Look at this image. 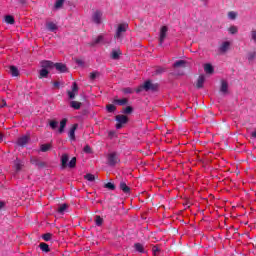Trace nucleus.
Wrapping results in <instances>:
<instances>
[{"label":"nucleus","mask_w":256,"mask_h":256,"mask_svg":"<svg viewBox=\"0 0 256 256\" xmlns=\"http://www.w3.org/2000/svg\"><path fill=\"white\" fill-rule=\"evenodd\" d=\"M61 165H62V169H65L67 167H69L70 169H75V167L77 166V158L73 157L69 161V154H63L61 156Z\"/></svg>","instance_id":"1"},{"label":"nucleus","mask_w":256,"mask_h":256,"mask_svg":"<svg viewBox=\"0 0 256 256\" xmlns=\"http://www.w3.org/2000/svg\"><path fill=\"white\" fill-rule=\"evenodd\" d=\"M120 162H121V159H119V154H117V152H112L108 154L107 165H109V167H115V165H117V163H120Z\"/></svg>","instance_id":"2"},{"label":"nucleus","mask_w":256,"mask_h":256,"mask_svg":"<svg viewBox=\"0 0 256 256\" xmlns=\"http://www.w3.org/2000/svg\"><path fill=\"white\" fill-rule=\"evenodd\" d=\"M115 119L117 122L116 129H123V126L129 123V117H127L126 115H117Z\"/></svg>","instance_id":"3"},{"label":"nucleus","mask_w":256,"mask_h":256,"mask_svg":"<svg viewBox=\"0 0 256 256\" xmlns=\"http://www.w3.org/2000/svg\"><path fill=\"white\" fill-rule=\"evenodd\" d=\"M105 42V35L100 34L97 37H92V41L88 43L89 47H97L100 43Z\"/></svg>","instance_id":"4"},{"label":"nucleus","mask_w":256,"mask_h":256,"mask_svg":"<svg viewBox=\"0 0 256 256\" xmlns=\"http://www.w3.org/2000/svg\"><path fill=\"white\" fill-rule=\"evenodd\" d=\"M159 89V84L153 83L151 80L144 82V91H157Z\"/></svg>","instance_id":"5"},{"label":"nucleus","mask_w":256,"mask_h":256,"mask_svg":"<svg viewBox=\"0 0 256 256\" xmlns=\"http://www.w3.org/2000/svg\"><path fill=\"white\" fill-rule=\"evenodd\" d=\"M30 163L31 165H34V167H37V169H45V167H47V164L37 157L30 158Z\"/></svg>","instance_id":"6"},{"label":"nucleus","mask_w":256,"mask_h":256,"mask_svg":"<svg viewBox=\"0 0 256 256\" xmlns=\"http://www.w3.org/2000/svg\"><path fill=\"white\" fill-rule=\"evenodd\" d=\"M40 67L42 69H46V71H51L55 69V63H53L51 60H42L40 62Z\"/></svg>","instance_id":"7"},{"label":"nucleus","mask_w":256,"mask_h":256,"mask_svg":"<svg viewBox=\"0 0 256 256\" xmlns=\"http://www.w3.org/2000/svg\"><path fill=\"white\" fill-rule=\"evenodd\" d=\"M128 27H129V25H127V24H119L116 34L114 36L115 39H121V34L125 33L127 31Z\"/></svg>","instance_id":"8"},{"label":"nucleus","mask_w":256,"mask_h":256,"mask_svg":"<svg viewBox=\"0 0 256 256\" xmlns=\"http://www.w3.org/2000/svg\"><path fill=\"white\" fill-rule=\"evenodd\" d=\"M167 31H169V29L167 28V26H163L160 30V38H159V46L162 47L163 43L165 41V38L167 37Z\"/></svg>","instance_id":"9"},{"label":"nucleus","mask_w":256,"mask_h":256,"mask_svg":"<svg viewBox=\"0 0 256 256\" xmlns=\"http://www.w3.org/2000/svg\"><path fill=\"white\" fill-rule=\"evenodd\" d=\"M25 162L23 160L16 158L13 162V169H15L16 173H19L21 169H23Z\"/></svg>","instance_id":"10"},{"label":"nucleus","mask_w":256,"mask_h":256,"mask_svg":"<svg viewBox=\"0 0 256 256\" xmlns=\"http://www.w3.org/2000/svg\"><path fill=\"white\" fill-rule=\"evenodd\" d=\"M30 139L31 138L29 136H22V137L18 138V140H17L18 147H25L27 145V143H29Z\"/></svg>","instance_id":"11"},{"label":"nucleus","mask_w":256,"mask_h":256,"mask_svg":"<svg viewBox=\"0 0 256 256\" xmlns=\"http://www.w3.org/2000/svg\"><path fill=\"white\" fill-rule=\"evenodd\" d=\"M77 91H79V86H77V82H73L72 91L67 92L69 99H74Z\"/></svg>","instance_id":"12"},{"label":"nucleus","mask_w":256,"mask_h":256,"mask_svg":"<svg viewBox=\"0 0 256 256\" xmlns=\"http://www.w3.org/2000/svg\"><path fill=\"white\" fill-rule=\"evenodd\" d=\"M101 17H103V13L101 11L97 10L96 12H94L92 19L96 23V25H100Z\"/></svg>","instance_id":"13"},{"label":"nucleus","mask_w":256,"mask_h":256,"mask_svg":"<svg viewBox=\"0 0 256 256\" xmlns=\"http://www.w3.org/2000/svg\"><path fill=\"white\" fill-rule=\"evenodd\" d=\"M119 189L123 191V193H125L126 195H129V193H131V188L127 186V183H125V181L120 182Z\"/></svg>","instance_id":"14"},{"label":"nucleus","mask_w":256,"mask_h":256,"mask_svg":"<svg viewBox=\"0 0 256 256\" xmlns=\"http://www.w3.org/2000/svg\"><path fill=\"white\" fill-rule=\"evenodd\" d=\"M229 47H231V42L229 41L223 42L219 47L220 53H227V51H229Z\"/></svg>","instance_id":"15"},{"label":"nucleus","mask_w":256,"mask_h":256,"mask_svg":"<svg viewBox=\"0 0 256 256\" xmlns=\"http://www.w3.org/2000/svg\"><path fill=\"white\" fill-rule=\"evenodd\" d=\"M54 67L59 73H67V65L63 63H54Z\"/></svg>","instance_id":"16"},{"label":"nucleus","mask_w":256,"mask_h":256,"mask_svg":"<svg viewBox=\"0 0 256 256\" xmlns=\"http://www.w3.org/2000/svg\"><path fill=\"white\" fill-rule=\"evenodd\" d=\"M77 127H79V124H73V126L70 128L69 138L72 141H75V131H77Z\"/></svg>","instance_id":"17"},{"label":"nucleus","mask_w":256,"mask_h":256,"mask_svg":"<svg viewBox=\"0 0 256 256\" xmlns=\"http://www.w3.org/2000/svg\"><path fill=\"white\" fill-rule=\"evenodd\" d=\"M49 77V70L42 68L39 71L38 79H47Z\"/></svg>","instance_id":"18"},{"label":"nucleus","mask_w":256,"mask_h":256,"mask_svg":"<svg viewBox=\"0 0 256 256\" xmlns=\"http://www.w3.org/2000/svg\"><path fill=\"white\" fill-rule=\"evenodd\" d=\"M205 83V75H200L197 79L196 87L197 89H203V84Z\"/></svg>","instance_id":"19"},{"label":"nucleus","mask_w":256,"mask_h":256,"mask_svg":"<svg viewBox=\"0 0 256 256\" xmlns=\"http://www.w3.org/2000/svg\"><path fill=\"white\" fill-rule=\"evenodd\" d=\"M114 105H127V103H129V100L127 98H123V99H114L113 100Z\"/></svg>","instance_id":"20"},{"label":"nucleus","mask_w":256,"mask_h":256,"mask_svg":"<svg viewBox=\"0 0 256 256\" xmlns=\"http://www.w3.org/2000/svg\"><path fill=\"white\" fill-rule=\"evenodd\" d=\"M110 57L114 61H117V59H119V57H121V50H119V49L118 50H112Z\"/></svg>","instance_id":"21"},{"label":"nucleus","mask_w":256,"mask_h":256,"mask_svg":"<svg viewBox=\"0 0 256 256\" xmlns=\"http://www.w3.org/2000/svg\"><path fill=\"white\" fill-rule=\"evenodd\" d=\"M228 89H229V84L227 83V81L222 80L221 87H220L221 93H224V94L227 93Z\"/></svg>","instance_id":"22"},{"label":"nucleus","mask_w":256,"mask_h":256,"mask_svg":"<svg viewBox=\"0 0 256 256\" xmlns=\"http://www.w3.org/2000/svg\"><path fill=\"white\" fill-rule=\"evenodd\" d=\"M39 247H40L41 251H43V253H49L51 251V249L49 248V244H47L45 242H41L39 244Z\"/></svg>","instance_id":"23"},{"label":"nucleus","mask_w":256,"mask_h":256,"mask_svg":"<svg viewBox=\"0 0 256 256\" xmlns=\"http://www.w3.org/2000/svg\"><path fill=\"white\" fill-rule=\"evenodd\" d=\"M9 69L12 77H19V69L16 66H10Z\"/></svg>","instance_id":"24"},{"label":"nucleus","mask_w":256,"mask_h":256,"mask_svg":"<svg viewBox=\"0 0 256 256\" xmlns=\"http://www.w3.org/2000/svg\"><path fill=\"white\" fill-rule=\"evenodd\" d=\"M51 144H49V143H47V144H42L41 146H40V151L42 152V153H47V151H51Z\"/></svg>","instance_id":"25"},{"label":"nucleus","mask_w":256,"mask_h":256,"mask_svg":"<svg viewBox=\"0 0 256 256\" xmlns=\"http://www.w3.org/2000/svg\"><path fill=\"white\" fill-rule=\"evenodd\" d=\"M134 248L138 253H145V247L141 243H135Z\"/></svg>","instance_id":"26"},{"label":"nucleus","mask_w":256,"mask_h":256,"mask_svg":"<svg viewBox=\"0 0 256 256\" xmlns=\"http://www.w3.org/2000/svg\"><path fill=\"white\" fill-rule=\"evenodd\" d=\"M5 23L8 25H15V18L12 15L5 16Z\"/></svg>","instance_id":"27"},{"label":"nucleus","mask_w":256,"mask_h":256,"mask_svg":"<svg viewBox=\"0 0 256 256\" xmlns=\"http://www.w3.org/2000/svg\"><path fill=\"white\" fill-rule=\"evenodd\" d=\"M65 127H67V118H64L60 122V128H59V133H63L65 131Z\"/></svg>","instance_id":"28"},{"label":"nucleus","mask_w":256,"mask_h":256,"mask_svg":"<svg viewBox=\"0 0 256 256\" xmlns=\"http://www.w3.org/2000/svg\"><path fill=\"white\" fill-rule=\"evenodd\" d=\"M187 65V61L185 60H178L173 64V67L177 69V67H185Z\"/></svg>","instance_id":"29"},{"label":"nucleus","mask_w":256,"mask_h":256,"mask_svg":"<svg viewBox=\"0 0 256 256\" xmlns=\"http://www.w3.org/2000/svg\"><path fill=\"white\" fill-rule=\"evenodd\" d=\"M204 71H205V73H208L209 75H211V74H213V72H214L215 70L213 69V65H211V64H205V66H204Z\"/></svg>","instance_id":"30"},{"label":"nucleus","mask_w":256,"mask_h":256,"mask_svg":"<svg viewBox=\"0 0 256 256\" xmlns=\"http://www.w3.org/2000/svg\"><path fill=\"white\" fill-rule=\"evenodd\" d=\"M69 207V205L67 204H62L59 206V208L57 209V212L60 214V215H63L65 213V210Z\"/></svg>","instance_id":"31"},{"label":"nucleus","mask_w":256,"mask_h":256,"mask_svg":"<svg viewBox=\"0 0 256 256\" xmlns=\"http://www.w3.org/2000/svg\"><path fill=\"white\" fill-rule=\"evenodd\" d=\"M94 221H95V225H97V227H101V225H103V218L99 215L95 216Z\"/></svg>","instance_id":"32"},{"label":"nucleus","mask_w":256,"mask_h":256,"mask_svg":"<svg viewBox=\"0 0 256 256\" xmlns=\"http://www.w3.org/2000/svg\"><path fill=\"white\" fill-rule=\"evenodd\" d=\"M48 31H57V24L53 23V22H49L46 25Z\"/></svg>","instance_id":"33"},{"label":"nucleus","mask_w":256,"mask_h":256,"mask_svg":"<svg viewBox=\"0 0 256 256\" xmlns=\"http://www.w3.org/2000/svg\"><path fill=\"white\" fill-rule=\"evenodd\" d=\"M106 109L108 113H115V111H117V107L113 104L106 105Z\"/></svg>","instance_id":"34"},{"label":"nucleus","mask_w":256,"mask_h":256,"mask_svg":"<svg viewBox=\"0 0 256 256\" xmlns=\"http://www.w3.org/2000/svg\"><path fill=\"white\" fill-rule=\"evenodd\" d=\"M84 179H86V181H89L90 183H93V181H95L96 177H95V175L88 173L84 176Z\"/></svg>","instance_id":"35"},{"label":"nucleus","mask_w":256,"mask_h":256,"mask_svg":"<svg viewBox=\"0 0 256 256\" xmlns=\"http://www.w3.org/2000/svg\"><path fill=\"white\" fill-rule=\"evenodd\" d=\"M70 106L72 107V109H81V102L71 101Z\"/></svg>","instance_id":"36"},{"label":"nucleus","mask_w":256,"mask_h":256,"mask_svg":"<svg viewBox=\"0 0 256 256\" xmlns=\"http://www.w3.org/2000/svg\"><path fill=\"white\" fill-rule=\"evenodd\" d=\"M65 3V0H56L54 4L55 9H61L63 7V4Z\"/></svg>","instance_id":"37"},{"label":"nucleus","mask_w":256,"mask_h":256,"mask_svg":"<svg viewBox=\"0 0 256 256\" xmlns=\"http://www.w3.org/2000/svg\"><path fill=\"white\" fill-rule=\"evenodd\" d=\"M105 189H109V191H115L116 189V186L115 184L111 183V182H108L104 185Z\"/></svg>","instance_id":"38"},{"label":"nucleus","mask_w":256,"mask_h":256,"mask_svg":"<svg viewBox=\"0 0 256 256\" xmlns=\"http://www.w3.org/2000/svg\"><path fill=\"white\" fill-rule=\"evenodd\" d=\"M42 239L44 241H51L53 239V234L52 233H45L42 235Z\"/></svg>","instance_id":"39"},{"label":"nucleus","mask_w":256,"mask_h":256,"mask_svg":"<svg viewBox=\"0 0 256 256\" xmlns=\"http://www.w3.org/2000/svg\"><path fill=\"white\" fill-rule=\"evenodd\" d=\"M122 113H124L125 115H131V113H133V107L127 106L123 109Z\"/></svg>","instance_id":"40"},{"label":"nucleus","mask_w":256,"mask_h":256,"mask_svg":"<svg viewBox=\"0 0 256 256\" xmlns=\"http://www.w3.org/2000/svg\"><path fill=\"white\" fill-rule=\"evenodd\" d=\"M255 57H256V52L248 53V61H249V63H253V61H255Z\"/></svg>","instance_id":"41"},{"label":"nucleus","mask_w":256,"mask_h":256,"mask_svg":"<svg viewBox=\"0 0 256 256\" xmlns=\"http://www.w3.org/2000/svg\"><path fill=\"white\" fill-rule=\"evenodd\" d=\"M228 31H229V33H230L231 35H235V34L238 33L239 30L237 29L236 26H231V27L228 29Z\"/></svg>","instance_id":"42"},{"label":"nucleus","mask_w":256,"mask_h":256,"mask_svg":"<svg viewBox=\"0 0 256 256\" xmlns=\"http://www.w3.org/2000/svg\"><path fill=\"white\" fill-rule=\"evenodd\" d=\"M152 253L154 256L159 255V253H161V249H159V246H153Z\"/></svg>","instance_id":"43"},{"label":"nucleus","mask_w":256,"mask_h":256,"mask_svg":"<svg viewBox=\"0 0 256 256\" xmlns=\"http://www.w3.org/2000/svg\"><path fill=\"white\" fill-rule=\"evenodd\" d=\"M122 92H124L125 95H131L134 91H133L132 88L127 87V88H124V89L122 90Z\"/></svg>","instance_id":"44"},{"label":"nucleus","mask_w":256,"mask_h":256,"mask_svg":"<svg viewBox=\"0 0 256 256\" xmlns=\"http://www.w3.org/2000/svg\"><path fill=\"white\" fill-rule=\"evenodd\" d=\"M97 77H99V72L90 73V80L91 81H95Z\"/></svg>","instance_id":"45"},{"label":"nucleus","mask_w":256,"mask_h":256,"mask_svg":"<svg viewBox=\"0 0 256 256\" xmlns=\"http://www.w3.org/2000/svg\"><path fill=\"white\" fill-rule=\"evenodd\" d=\"M250 35H251V40L254 41L256 45V30L255 29L251 30Z\"/></svg>","instance_id":"46"},{"label":"nucleus","mask_w":256,"mask_h":256,"mask_svg":"<svg viewBox=\"0 0 256 256\" xmlns=\"http://www.w3.org/2000/svg\"><path fill=\"white\" fill-rule=\"evenodd\" d=\"M59 126V122L52 120L50 121V127L51 129H56Z\"/></svg>","instance_id":"47"},{"label":"nucleus","mask_w":256,"mask_h":256,"mask_svg":"<svg viewBox=\"0 0 256 256\" xmlns=\"http://www.w3.org/2000/svg\"><path fill=\"white\" fill-rule=\"evenodd\" d=\"M228 17H229V19H232V20L237 19V13L231 11L228 13Z\"/></svg>","instance_id":"48"},{"label":"nucleus","mask_w":256,"mask_h":256,"mask_svg":"<svg viewBox=\"0 0 256 256\" xmlns=\"http://www.w3.org/2000/svg\"><path fill=\"white\" fill-rule=\"evenodd\" d=\"M141 91H145L144 84H143V85H140V86L136 89V93H141Z\"/></svg>","instance_id":"49"},{"label":"nucleus","mask_w":256,"mask_h":256,"mask_svg":"<svg viewBox=\"0 0 256 256\" xmlns=\"http://www.w3.org/2000/svg\"><path fill=\"white\" fill-rule=\"evenodd\" d=\"M3 107H7V101L5 100L0 101V109H3Z\"/></svg>","instance_id":"50"},{"label":"nucleus","mask_w":256,"mask_h":256,"mask_svg":"<svg viewBox=\"0 0 256 256\" xmlns=\"http://www.w3.org/2000/svg\"><path fill=\"white\" fill-rule=\"evenodd\" d=\"M84 153H91V146L90 145H86L84 147Z\"/></svg>","instance_id":"51"},{"label":"nucleus","mask_w":256,"mask_h":256,"mask_svg":"<svg viewBox=\"0 0 256 256\" xmlns=\"http://www.w3.org/2000/svg\"><path fill=\"white\" fill-rule=\"evenodd\" d=\"M76 63H77V65H79L80 67H83V65H85V62H83V60H81V59H76Z\"/></svg>","instance_id":"52"},{"label":"nucleus","mask_w":256,"mask_h":256,"mask_svg":"<svg viewBox=\"0 0 256 256\" xmlns=\"http://www.w3.org/2000/svg\"><path fill=\"white\" fill-rule=\"evenodd\" d=\"M164 71H165V69L158 68V69H156V75H161V73H163Z\"/></svg>","instance_id":"53"},{"label":"nucleus","mask_w":256,"mask_h":256,"mask_svg":"<svg viewBox=\"0 0 256 256\" xmlns=\"http://www.w3.org/2000/svg\"><path fill=\"white\" fill-rule=\"evenodd\" d=\"M60 85H61V84L59 83V81L53 82V86H54L56 89H59Z\"/></svg>","instance_id":"54"},{"label":"nucleus","mask_w":256,"mask_h":256,"mask_svg":"<svg viewBox=\"0 0 256 256\" xmlns=\"http://www.w3.org/2000/svg\"><path fill=\"white\" fill-rule=\"evenodd\" d=\"M4 135H3V133H0V143H3V139H4Z\"/></svg>","instance_id":"55"},{"label":"nucleus","mask_w":256,"mask_h":256,"mask_svg":"<svg viewBox=\"0 0 256 256\" xmlns=\"http://www.w3.org/2000/svg\"><path fill=\"white\" fill-rule=\"evenodd\" d=\"M5 207V203L0 201V209H3Z\"/></svg>","instance_id":"56"}]
</instances>
